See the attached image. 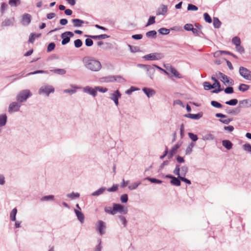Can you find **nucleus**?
<instances>
[{"instance_id":"42","label":"nucleus","mask_w":251,"mask_h":251,"mask_svg":"<svg viewBox=\"0 0 251 251\" xmlns=\"http://www.w3.org/2000/svg\"><path fill=\"white\" fill-rule=\"evenodd\" d=\"M155 17L154 16H151L150 17L148 23L146 25V26L150 25H152L155 23Z\"/></svg>"},{"instance_id":"12","label":"nucleus","mask_w":251,"mask_h":251,"mask_svg":"<svg viewBox=\"0 0 251 251\" xmlns=\"http://www.w3.org/2000/svg\"><path fill=\"white\" fill-rule=\"evenodd\" d=\"M20 107V105L17 102H13L9 106V112L10 113L18 111Z\"/></svg>"},{"instance_id":"63","label":"nucleus","mask_w":251,"mask_h":251,"mask_svg":"<svg viewBox=\"0 0 251 251\" xmlns=\"http://www.w3.org/2000/svg\"><path fill=\"white\" fill-rule=\"evenodd\" d=\"M220 121L224 124H228L231 121V120L230 119L226 118L225 119L220 120Z\"/></svg>"},{"instance_id":"35","label":"nucleus","mask_w":251,"mask_h":251,"mask_svg":"<svg viewBox=\"0 0 251 251\" xmlns=\"http://www.w3.org/2000/svg\"><path fill=\"white\" fill-rule=\"evenodd\" d=\"M112 78L113 79L112 80V81L115 80L118 82H122L126 81L125 79L121 76H113Z\"/></svg>"},{"instance_id":"11","label":"nucleus","mask_w":251,"mask_h":251,"mask_svg":"<svg viewBox=\"0 0 251 251\" xmlns=\"http://www.w3.org/2000/svg\"><path fill=\"white\" fill-rule=\"evenodd\" d=\"M165 67L168 71L170 72L176 77L178 78L181 77L180 74L177 71V70L175 68L173 67L172 66L167 65V66H165Z\"/></svg>"},{"instance_id":"32","label":"nucleus","mask_w":251,"mask_h":251,"mask_svg":"<svg viewBox=\"0 0 251 251\" xmlns=\"http://www.w3.org/2000/svg\"><path fill=\"white\" fill-rule=\"evenodd\" d=\"M104 211L106 213L111 214V215H115V212L114 210V207L111 208L110 206L105 207L104 208Z\"/></svg>"},{"instance_id":"54","label":"nucleus","mask_w":251,"mask_h":251,"mask_svg":"<svg viewBox=\"0 0 251 251\" xmlns=\"http://www.w3.org/2000/svg\"><path fill=\"white\" fill-rule=\"evenodd\" d=\"M243 148L245 151L251 153V145H250L249 144H245L243 145Z\"/></svg>"},{"instance_id":"49","label":"nucleus","mask_w":251,"mask_h":251,"mask_svg":"<svg viewBox=\"0 0 251 251\" xmlns=\"http://www.w3.org/2000/svg\"><path fill=\"white\" fill-rule=\"evenodd\" d=\"M140 184V182H135V183H133L130 184L128 186V188L129 189H130V190L135 189H136L138 186V185Z\"/></svg>"},{"instance_id":"37","label":"nucleus","mask_w":251,"mask_h":251,"mask_svg":"<svg viewBox=\"0 0 251 251\" xmlns=\"http://www.w3.org/2000/svg\"><path fill=\"white\" fill-rule=\"evenodd\" d=\"M147 179L149 180L151 183L160 184L162 183V181L155 178L147 177Z\"/></svg>"},{"instance_id":"47","label":"nucleus","mask_w":251,"mask_h":251,"mask_svg":"<svg viewBox=\"0 0 251 251\" xmlns=\"http://www.w3.org/2000/svg\"><path fill=\"white\" fill-rule=\"evenodd\" d=\"M187 9L188 10H192V11H197L198 8V7L192 4H189L188 5Z\"/></svg>"},{"instance_id":"29","label":"nucleus","mask_w":251,"mask_h":251,"mask_svg":"<svg viewBox=\"0 0 251 251\" xmlns=\"http://www.w3.org/2000/svg\"><path fill=\"white\" fill-rule=\"evenodd\" d=\"M21 3V0H9V4L11 6H17Z\"/></svg>"},{"instance_id":"24","label":"nucleus","mask_w":251,"mask_h":251,"mask_svg":"<svg viewBox=\"0 0 251 251\" xmlns=\"http://www.w3.org/2000/svg\"><path fill=\"white\" fill-rule=\"evenodd\" d=\"M7 120V117L5 115H0V126L5 125Z\"/></svg>"},{"instance_id":"3","label":"nucleus","mask_w":251,"mask_h":251,"mask_svg":"<svg viewBox=\"0 0 251 251\" xmlns=\"http://www.w3.org/2000/svg\"><path fill=\"white\" fill-rule=\"evenodd\" d=\"M113 206L114 207L115 214H116L117 212L123 214H126L127 213L128 210L127 207L121 204L114 203Z\"/></svg>"},{"instance_id":"41","label":"nucleus","mask_w":251,"mask_h":251,"mask_svg":"<svg viewBox=\"0 0 251 251\" xmlns=\"http://www.w3.org/2000/svg\"><path fill=\"white\" fill-rule=\"evenodd\" d=\"M159 32L161 34L166 35L169 33L170 30L165 28H161L159 30Z\"/></svg>"},{"instance_id":"22","label":"nucleus","mask_w":251,"mask_h":251,"mask_svg":"<svg viewBox=\"0 0 251 251\" xmlns=\"http://www.w3.org/2000/svg\"><path fill=\"white\" fill-rule=\"evenodd\" d=\"M201 116L202 115L201 114H194L189 113L185 115V117L192 119H199L201 117Z\"/></svg>"},{"instance_id":"62","label":"nucleus","mask_w":251,"mask_h":251,"mask_svg":"<svg viewBox=\"0 0 251 251\" xmlns=\"http://www.w3.org/2000/svg\"><path fill=\"white\" fill-rule=\"evenodd\" d=\"M205 140H213L214 139V136L211 134H208L204 137Z\"/></svg>"},{"instance_id":"55","label":"nucleus","mask_w":251,"mask_h":251,"mask_svg":"<svg viewBox=\"0 0 251 251\" xmlns=\"http://www.w3.org/2000/svg\"><path fill=\"white\" fill-rule=\"evenodd\" d=\"M93 44V41L92 39L87 38L85 40V45L88 47H90Z\"/></svg>"},{"instance_id":"58","label":"nucleus","mask_w":251,"mask_h":251,"mask_svg":"<svg viewBox=\"0 0 251 251\" xmlns=\"http://www.w3.org/2000/svg\"><path fill=\"white\" fill-rule=\"evenodd\" d=\"M236 50L240 53L244 52V49L243 47L240 46V44L236 46Z\"/></svg>"},{"instance_id":"40","label":"nucleus","mask_w":251,"mask_h":251,"mask_svg":"<svg viewBox=\"0 0 251 251\" xmlns=\"http://www.w3.org/2000/svg\"><path fill=\"white\" fill-rule=\"evenodd\" d=\"M75 46L76 48H80L82 45V42L80 39H76L74 41Z\"/></svg>"},{"instance_id":"39","label":"nucleus","mask_w":251,"mask_h":251,"mask_svg":"<svg viewBox=\"0 0 251 251\" xmlns=\"http://www.w3.org/2000/svg\"><path fill=\"white\" fill-rule=\"evenodd\" d=\"M104 190H105L104 188H101L99 189V190H98L97 191L94 192L92 194V195L93 196L100 195L102 194L103 193V192L104 191Z\"/></svg>"},{"instance_id":"9","label":"nucleus","mask_w":251,"mask_h":251,"mask_svg":"<svg viewBox=\"0 0 251 251\" xmlns=\"http://www.w3.org/2000/svg\"><path fill=\"white\" fill-rule=\"evenodd\" d=\"M121 97V94L119 90H116L115 92L111 95L110 98L112 100L115 104L118 106L119 104L118 99Z\"/></svg>"},{"instance_id":"23","label":"nucleus","mask_w":251,"mask_h":251,"mask_svg":"<svg viewBox=\"0 0 251 251\" xmlns=\"http://www.w3.org/2000/svg\"><path fill=\"white\" fill-rule=\"evenodd\" d=\"M41 34L40 33L39 34H35V33H31L28 39V42L29 43H33L36 38H38L41 36Z\"/></svg>"},{"instance_id":"5","label":"nucleus","mask_w":251,"mask_h":251,"mask_svg":"<svg viewBox=\"0 0 251 251\" xmlns=\"http://www.w3.org/2000/svg\"><path fill=\"white\" fill-rule=\"evenodd\" d=\"M239 73L240 75L245 79L251 80V71L243 67H240L239 68Z\"/></svg>"},{"instance_id":"34","label":"nucleus","mask_w":251,"mask_h":251,"mask_svg":"<svg viewBox=\"0 0 251 251\" xmlns=\"http://www.w3.org/2000/svg\"><path fill=\"white\" fill-rule=\"evenodd\" d=\"M232 42L236 46H237L241 44L240 39L238 37H234V38H233L232 40Z\"/></svg>"},{"instance_id":"21","label":"nucleus","mask_w":251,"mask_h":251,"mask_svg":"<svg viewBox=\"0 0 251 251\" xmlns=\"http://www.w3.org/2000/svg\"><path fill=\"white\" fill-rule=\"evenodd\" d=\"M75 212L77 217V219L81 223H83L84 222V216L83 214L81 212L77 210H75Z\"/></svg>"},{"instance_id":"13","label":"nucleus","mask_w":251,"mask_h":251,"mask_svg":"<svg viewBox=\"0 0 251 251\" xmlns=\"http://www.w3.org/2000/svg\"><path fill=\"white\" fill-rule=\"evenodd\" d=\"M84 91L85 93H88L94 97L96 96L97 94L96 87L95 88H92L89 86H87L84 88Z\"/></svg>"},{"instance_id":"31","label":"nucleus","mask_w":251,"mask_h":251,"mask_svg":"<svg viewBox=\"0 0 251 251\" xmlns=\"http://www.w3.org/2000/svg\"><path fill=\"white\" fill-rule=\"evenodd\" d=\"M250 88V86L247 84H241L239 86V90L242 92H245L248 90Z\"/></svg>"},{"instance_id":"19","label":"nucleus","mask_w":251,"mask_h":251,"mask_svg":"<svg viewBox=\"0 0 251 251\" xmlns=\"http://www.w3.org/2000/svg\"><path fill=\"white\" fill-rule=\"evenodd\" d=\"M72 22L73 23L74 26L75 27H80L84 24L83 21L78 19H73Z\"/></svg>"},{"instance_id":"14","label":"nucleus","mask_w":251,"mask_h":251,"mask_svg":"<svg viewBox=\"0 0 251 251\" xmlns=\"http://www.w3.org/2000/svg\"><path fill=\"white\" fill-rule=\"evenodd\" d=\"M105 228L104 223L102 221H99L97 225V228L101 235L104 233V229Z\"/></svg>"},{"instance_id":"17","label":"nucleus","mask_w":251,"mask_h":251,"mask_svg":"<svg viewBox=\"0 0 251 251\" xmlns=\"http://www.w3.org/2000/svg\"><path fill=\"white\" fill-rule=\"evenodd\" d=\"M31 16L29 14H25L23 16V22L24 24L28 25L31 22Z\"/></svg>"},{"instance_id":"7","label":"nucleus","mask_w":251,"mask_h":251,"mask_svg":"<svg viewBox=\"0 0 251 251\" xmlns=\"http://www.w3.org/2000/svg\"><path fill=\"white\" fill-rule=\"evenodd\" d=\"M74 36V33L71 31H66L62 33L61 37L62 39V44L65 45L70 41V37Z\"/></svg>"},{"instance_id":"46","label":"nucleus","mask_w":251,"mask_h":251,"mask_svg":"<svg viewBox=\"0 0 251 251\" xmlns=\"http://www.w3.org/2000/svg\"><path fill=\"white\" fill-rule=\"evenodd\" d=\"M24 73L22 72L19 74H15L11 76V77L13 78V80H15L18 78H21L23 77Z\"/></svg>"},{"instance_id":"61","label":"nucleus","mask_w":251,"mask_h":251,"mask_svg":"<svg viewBox=\"0 0 251 251\" xmlns=\"http://www.w3.org/2000/svg\"><path fill=\"white\" fill-rule=\"evenodd\" d=\"M118 190V186L117 185H113L111 188H109L107 189V191L109 192H115Z\"/></svg>"},{"instance_id":"25","label":"nucleus","mask_w":251,"mask_h":251,"mask_svg":"<svg viewBox=\"0 0 251 251\" xmlns=\"http://www.w3.org/2000/svg\"><path fill=\"white\" fill-rule=\"evenodd\" d=\"M17 213V210L16 208H14L10 213V219L13 221H16V215Z\"/></svg>"},{"instance_id":"30","label":"nucleus","mask_w":251,"mask_h":251,"mask_svg":"<svg viewBox=\"0 0 251 251\" xmlns=\"http://www.w3.org/2000/svg\"><path fill=\"white\" fill-rule=\"evenodd\" d=\"M203 86L204 89L205 90H209L212 89H213V86H212V85L210 84V83L208 82H203Z\"/></svg>"},{"instance_id":"2","label":"nucleus","mask_w":251,"mask_h":251,"mask_svg":"<svg viewBox=\"0 0 251 251\" xmlns=\"http://www.w3.org/2000/svg\"><path fill=\"white\" fill-rule=\"evenodd\" d=\"M31 96V93L29 90H24L18 95L17 100L20 102H23Z\"/></svg>"},{"instance_id":"26","label":"nucleus","mask_w":251,"mask_h":251,"mask_svg":"<svg viewBox=\"0 0 251 251\" xmlns=\"http://www.w3.org/2000/svg\"><path fill=\"white\" fill-rule=\"evenodd\" d=\"M50 71L54 73L59 74V75H64L66 73V70L63 69H54V70H51Z\"/></svg>"},{"instance_id":"60","label":"nucleus","mask_w":251,"mask_h":251,"mask_svg":"<svg viewBox=\"0 0 251 251\" xmlns=\"http://www.w3.org/2000/svg\"><path fill=\"white\" fill-rule=\"evenodd\" d=\"M143 35L142 34H135L132 36V38L136 40L141 39Z\"/></svg>"},{"instance_id":"18","label":"nucleus","mask_w":251,"mask_h":251,"mask_svg":"<svg viewBox=\"0 0 251 251\" xmlns=\"http://www.w3.org/2000/svg\"><path fill=\"white\" fill-rule=\"evenodd\" d=\"M143 91L148 97L152 96L155 93L154 90L148 88H144Z\"/></svg>"},{"instance_id":"15","label":"nucleus","mask_w":251,"mask_h":251,"mask_svg":"<svg viewBox=\"0 0 251 251\" xmlns=\"http://www.w3.org/2000/svg\"><path fill=\"white\" fill-rule=\"evenodd\" d=\"M167 6L165 5H162L158 9L156 12L157 15H164L167 12Z\"/></svg>"},{"instance_id":"51","label":"nucleus","mask_w":251,"mask_h":251,"mask_svg":"<svg viewBox=\"0 0 251 251\" xmlns=\"http://www.w3.org/2000/svg\"><path fill=\"white\" fill-rule=\"evenodd\" d=\"M180 169L179 168V165H176V167L174 171V173L175 175L178 176V177L180 176H179L180 175Z\"/></svg>"},{"instance_id":"45","label":"nucleus","mask_w":251,"mask_h":251,"mask_svg":"<svg viewBox=\"0 0 251 251\" xmlns=\"http://www.w3.org/2000/svg\"><path fill=\"white\" fill-rule=\"evenodd\" d=\"M156 32L155 30H151L146 33V36L148 37H154L156 35Z\"/></svg>"},{"instance_id":"20","label":"nucleus","mask_w":251,"mask_h":251,"mask_svg":"<svg viewBox=\"0 0 251 251\" xmlns=\"http://www.w3.org/2000/svg\"><path fill=\"white\" fill-rule=\"evenodd\" d=\"M222 144L227 150H230L232 147V143L229 140H223Z\"/></svg>"},{"instance_id":"59","label":"nucleus","mask_w":251,"mask_h":251,"mask_svg":"<svg viewBox=\"0 0 251 251\" xmlns=\"http://www.w3.org/2000/svg\"><path fill=\"white\" fill-rule=\"evenodd\" d=\"M53 198H54V196H52V195L45 196V197H44L42 199V201H48V200H52L53 199Z\"/></svg>"},{"instance_id":"48","label":"nucleus","mask_w":251,"mask_h":251,"mask_svg":"<svg viewBox=\"0 0 251 251\" xmlns=\"http://www.w3.org/2000/svg\"><path fill=\"white\" fill-rule=\"evenodd\" d=\"M55 45L54 43H50L49 44L47 48L48 51H51L54 49Z\"/></svg>"},{"instance_id":"57","label":"nucleus","mask_w":251,"mask_h":251,"mask_svg":"<svg viewBox=\"0 0 251 251\" xmlns=\"http://www.w3.org/2000/svg\"><path fill=\"white\" fill-rule=\"evenodd\" d=\"M225 92L226 94H231L233 93V89L232 87H228L225 89Z\"/></svg>"},{"instance_id":"10","label":"nucleus","mask_w":251,"mask_h":251,"mask_svg":"<svg viewBox=\"0 0 251 251\" xmlns=\"http://www.w3.org/2000/svg\"><path fill=\"white\" fill-rule=\"evenodd\" d=\"M219 74L220 76H221V77L222 78L221 81L225 84H230L231 85L233 84L234 81L232 79L229 80L228 79V77L226 75H224V74H223L222 73H219Z\"/></svg>"},{"instance_id":"44","label":"nucleus","mask_w":251,"mask_h":251,"mask_svg":"<svg viewBox=\"0 0 251 251\" xmlns=\"http://www.w3.org/2000/svg\"><path fill=\"white\" fill-rule=\"evenodd\" d=\"M68 197L72 199H74L75 198H78L79 197V194L78 193H72L71 194H68Z\"/></svg>"},{"instance_id":"8","label":"nucleus","mask_w":251,"mask_h":251,"mask_svg":"<svg viewBox=\"0 0 251 251\" xmlns=\"http://www.w3.org/2000/svg\"><path fill=\"white\" fill-rule=\"evenodd\" d=\"M211 79L214 81V83L212 84L213 86V89L216 88L212 92L218 93L222 91L223 89L221 88V84L218 80L213 76L211 77Z\"/></svg>"},{"instance_id":"38","label":"nucleus","mask_w":251,"mask_h":251,"mask_svg":"<svg viewBox=\"0 0 251 251\" xmlns=\"http://www.w3.org/2000/svg\"><path fill=\"white\" fill-rule=\"evenodd\" d=\"M211 104L213 106L216 107V108H221L222 107V105L220 103H219L216 101H214V100L211 101Z\"/></svg>"},{"instance_id":"16","label":"nucleus","mask_w":251,"mask_h":251,"mask_svg":"<svg viewBox=\"0 0 251 251\" xmlns=\"http://www.w3.org/2000/svg\"><path fill=\"white\" fill-rule=\"evenodd\" d=\"M180 147V145L176 144L170 151L168 154V157L171 158L176 152L177 149Z\"/></svg>"},{"instance_id":"6","label":"nucleus","mask_w":251,"mask_h":251,"mask_svg":"<svg viewBox=\"0 0 251 251\" xmlns=\"http://www.w3.org/2000/svg\"><path fill=\"white\" fill-rule=\"evenodd\" d=\"M54 91V89L52 86L49 85L43 86L40 88L39 93L40 94H45L47 96H49L50 93H53Z\"/></svg>"},{"instance_id":"64","label":"nucleus","mask_w":251,"mask_h":251,"mask_svg":"<svg viewBox=\"0 0 251 251\" xmlns=\"http://www.w3.org/2000/svg\"><path fill=\"white\" fill-rule=\"evenodd\" d=\"M179 179H180L181 180H182V181L186 182V183H187L188 184H191V181L189 180H188V179H187L184 177L179 176Z\"/></svg>"},{"instance_id":"53","label":"nucleus","mask_w":251,"mask_h":251,"mask_svg":"<svg viewBox=\"0 0 251 251\" xmlns=\"http://www.w3.org/2000/svg\"><path fill=\"white\" fill-rule=\"evenodd\" d=\"M128 197L126 194L122 195L121 197V201L123 203H126L127 201Z\"/></svg>"},{"instance_id":"28","label":"nucleus","mask_w":251,"mask_h":251,"mask_svg":"<svg viewBox=\"0 0 251 251\" xmlns=\"http://www.w3.org/2000/svg\"><path fill=\"white\" fill-rule=\"evenodd\" d=\"M221 23L217 17L213 18V25L215 28H219L221 26Z\"/></svg>"},{"instance_id":"1","label":"nucleus","mask_w":251,"mask_h":251,"mask_svg":"<svg viewBox=\"0 0 251 251\" xmlns=\"http://www.w3.org/2000/svg\"><path fill=\"white\" fill-rule=\"evenodd\" d=\"M83 62L85 66L92 71H99L101 68L100 61L89 57L84 58Z\"/></svg>"},{"instance_id":"56","label":"nucleus","mask_w":251,"mask_h":251,"mask_svg":"<svg viewBox=\"0 0 251 251\" xmlns=\"http://www.w3.org/2000/svg\"><path fill=\"white\" fill-rule=\"evenodd\" d=\"M97 92L98 91L100 92L105 93L107 91V89L102 87H96Z\"/></svg>"},{"instance_id":"52","label":"nucleus","mask_w":251,"mask_h":251,"mask_svg":"<svg viewBox=\"0 0 251 251\" xmlns=\"http://www.w3.org/2000/svg\"><path fill=\"white\" fill-rule=\"evenodd\" d=\"M193 25L190 24H187L184 26V28L187 31H191V30L193 29Z\"/></svg>"},{"instance_id":"27","label":"nucleus","mask_w":251,"mask_h":251,"mask_svg":"<svg viewBox=\"0 0 251 251\" xmlns=\"http://www.w3.org/2000/svg\"><path fill=\"white\" fill-rule=\"evenodd\" d=\"M171 183L175 186H179L181 184L180 181L178 178L175 177H173L171 180Z\"/></svg>"},{"instance_id":"33","label":"nucleus","mask_w":251,"mask_h":251,"mask_svg":"<svg viewBox=\"0 0 251 251\" xmlns=\"http://www.w3.org/2000/svg\"><path fill=\"white\" fill-rule=\"evenodd\" d=\"M203 17H204V20L206 22H207L208 23H212L211 18L207 13H204Z\"/></svg>"},{"instance_id":"43","label":"nucleus","mask_w":251,"mask_h":251,"mask_svg":"<svg viewBox=\"0 0 251 251\" xmlns=\"http://www.w3.org/2000/svg\"><path fill=\"white\" fill-rule=\"evenodd\" d=\"M188 135L189 138L193 141H196L198 139L197 135L194 133H189Z\"/></svg>"},{"instance_id":"36","label":"nucleus","mask_w":251,"mask_h":251,"mask_svg":"<svg viewBox=\"0 0 251 251\" xmlns=\"http://www.w3.org/2000/svg\"><path fill=\"white\" fill-rule=\"evenodd\" d=\"M238 103V100L237 99H232L229 101H227L226 102V104L229 105H235Z\"/></svg>"},{"instance_id":"4","label":"nucleus","mask_w":251,"mask_h":251,"mask_svg":"<svg viewBox=\"0 0 251 251\" xmlns=\"http://www.w3.org/2000/svg\"><path fill=\"white\" fill-rule=\"evenodd\" d=\"M163 57L162 53L155 52L147 54L144 56V58L147 60H157L162 58Z\"/></svg>"},{"instance_id":"50","label":"nucleus","mask_w":251,"mask_h":251,"mask_svg":"<svg viewBox=\"0 0 251 251\" xmlns=\"http://www.w3.org/2000/svg\"><path fill=\"white\" fill-rule=\"evenodd\" d=\"M188 171V168L186 166H183L181 168V174L182 176H185Z\"/></svg>"}]
</instances>
